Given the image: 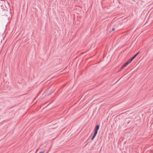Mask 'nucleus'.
I'll list each match as a JSON object with an SVG mask.
<instances>
[{
  "label": "nucleus",
  "mask_w": 153,
  "mask_h": 153,
  "mask_svg": "<svg viewBox=\"0 0 153 153\" xmlns=\"http://www.w3.org/2000/svg\"><path fill=\"white\" fill-rule=\"evenodd\" d=\"M99 125H96L94 128V131L98 132V131L99 128Z\"/></svg>",
  "instance_id": "1"
},
{
  "label": "nucleus",
  "mask_w": 153,
  "mask_h": 153,
  "mask_svg": "<svg viewBox=\"0 0 153 153\" xmlns=\"http://www.w3.org/2000/svg\"><path fill=\"white\" fill-rule=\"evenodd\" d=\"M140 52L138 51L130 59L132 61L136 57V56L138 55V54Z\"/></svg>",
  "instance_id": "2"
},
{
  "label": "nucleus",
  "mask_w": 153,
  "mask_h": 153,
  "mask_svg": "<svg viewBox=\"0 0 153 153\" xmlns=\"http://www.w3.org/2000/svg\"><path fill=\"white\" fill-rule=\"evenodd\" d=\"M97 133V132H96V131H94V134H93L92 138H91V140H93L94 139V137L96 136Z\"/></svg>",
  "instance_id": "3"
},
{
  "label": "nucleus",
  "mask_w": 153,
  "mask_h": 153,
  "mask_svg": "<svg viewBox=\"0 0 153 153\" xmlns=\"http://www.w3.org/2000/svg\"><path fill=\"white\" fill-rule=\"evenodd\" d=\"M97 133V132H96V131H94V134H93L92 138H91V140H93L94 139V137L96 136Z\"/></svg>",
  "instance_id": "4"
},
{
  "label": "nucleus",
  "mask_w": 153,
  "mask_h": 153,
  "mask_svg": "<svg viewBox=\"0 0 153 153\" xmlns=\"http://www.w3.org/2000/svg\"><path fill=\"white\" fill-rule=\"evenodd\" d=\"M97 133V132H96V131H94V134H93L92 138H91V140H93L94 139V137L96 136Z\"/></svg>",
  "instance_id": "5"
},
{
  "label": "nucleus",
  "mask_w": 153,
  "mask_h": 153,
  "mask_svg": "<svg viewBox=\"0 0 153 153\" xmlns=\"http://www.w3.org/2000/svg\"><path fill=\"white\" fill-rule=\"evenodd\" d=\"M97 133V132H96V131H94V134H93L92 138H91V140H93L94 139V137L96 136Z\"/></svg>",
  "instance_id": "6"
},
{
  "label": "nucleus",
  "mask_w": 153,
  "mask_h": 153,
  "mask_svg": "<svg viewBox=\"0 0 153 153\" xmlns=\"http://www.w3.org/2000/svg\"><path fill=\"white\" fill-rule=\"evenodd\" d=\"M128 64H127V63L126 62L122 66V67L120 68V70H121L124 67L126 66Z\"/></svg>",
  "instance_id": "7"
},
{
  "label": "nucleus",
  "mask_w": 153,
  "mask_h": 153,
  "mask_svg": "<svg viewBox=\"0 0 153 153\" xmlns=\"http://www.w3.org/2000/svg\"><path fill=\"white\" fill-rule=\"evenodd\" d=\"M132 61V60L131 59H128L126 63H127L128 65L129 63H130L131 61Z\"/></svg>",
  "instance_id": "8"
},
{
  "label": "nucleus",
  "mask_w": 153,
  "mask_h": 153,
  "mask_svg": "<svg viewBox=\"0 0 153 153\" xmlns=\"http://www.w3.org/2000/svg\"><path fill=\"white\" fill-rule=\"evenodd\" d=\"M45 151H42L40 152L39 153H44Z\"/></svg>",
  "instance_id": "9"
},
{
  "label": "nucleus",
  "mask_w": 153,
  "mask_h": 153,
  "mask_svg": "<svg viewBox=\"0 0 153 153\" xmlns=\"http://www.w3.org/2000/svg\"><path fill=\"white\" fill-rule=\"evenodd\" d=\"M114 28H113L112 29V31H114Z\"/></svg>",
  "instance_id": "10"
}]
</instances>
